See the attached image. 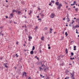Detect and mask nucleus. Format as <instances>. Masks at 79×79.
Masks as SVG:
<instances>
[{"label": "nucleus", "mask_w": 79, "mask_h": 79, "mask_svg": "<svg viewBox=\"0 0 79 79\" xmlns=\"http://www.w3.org/2000/svg\"><path fill=\"white\" fill-rule=\"evenodd\" d=\"M58 1L59 0H57V2H55V4L56 6H58L57 7V9H59V10H60L61 7H62L63 6L61 3L59 4V2H58Z\"/></svg>", "instance_id": "1"}, {"label": "nucleus", "mask_w": 79, "mask_h": 79, "mask_svg": "<svg viewBox=\"0 0 79 79\" xmlns=\"http://www.w3.org/2000/svg\"><path fill=\"white\" fill-rule=\"evenodd\" d=\"M55 15L54 14H53V13H52L50 15V17H51V18H52V19H53L55 17Z\"/></svg>", "instance_id": "2"}, {"label": "nucleus", "mask_w": 79, "mask_h": 79, "mask_svg": "<svg viewBox=\"0 0 79 79\" xmlns=\"http://www.w3.org/2000/svg\"><path fill=\"white\" fill-rule=\"evenodd\" d=\"M76 2H77L76 1H74V2H73V4H71V6H74V5H75V4H76Z\"/></svg>", "instance_id": "3"}, {"label": "nucleus", "mask_w": 79, "mask_h": 79, "mask_svg": "<svg viewBox=\"0 0 79 79\" xmlns=\"http://www.w3.org/2000/svg\"><path fill=\"white\" fill-rule=\"evenodd\" d=\"M43 11H42L41 12V13H40V14L43 17L44 16V14H43Z\"/></svg>", "instance_id": "4"}, {"label": "nucleus", "mask_w": 79, "mask_h": 79, "mask_svg": "<svg viewBox=\"0 0 79 79\" xmlns=\"http://www.w3.org/2000/svg\"><path fill=\"white\" fill-rule=\"evenodd\" d=\"M78 8H76V9H75V10L76 11V12H78Z\"/></svg>", "instance_id": "5"}, {"label": "nucleus", "mask_w": 79, "mask_h": 79, "mask_svg": "<svg viewBox=\"0 0 79 79\" xmlns=\"http://www.w3.org/2000/svg\"><path fill=\"white\" fill-rule=\"evenodd\" d=\"M27 73L26 72H24L23 73V76L24 75H25V76H26L27 75Z\"/></svg>", "instance_id": "6"}, {"label": "nucleus", "mask_w": 79, "mask_h": 79, "mask_svg": "<svg viewBox=\"0 0 79 79\" xmlns=\"http://www.w3.org/2000/svg\"><path fill=\"white\" fill-rule=\"evenodd\" d=\"M30 13H29V15H30L31 14H32V10H30Z\"/></svg>", "instance_id": "7"}, {"label": "nucleus", "mask_w": 79, "mask_h": 79, "mask_svg": "<svg viewBox=\"0 0 79 79\" xmlns=\"http://www.w3.org/2000/svg\"><path fill=\"white\" fill-rule=\"evenodd\" d=\"M25 30L27 31V27L26 25H25Z\"/></svg>", "instance_id": "8"}, {"label": "nucleus", "mask_w": 79, "mask_h": 79, "mask_svg": "<svg viewBox=\"0 0 79 79\" xmlns=\"http://www.w3.org/2000/svg\"><path fill=\"white\" fill-rule=\"evenodd\" d=\"M30 54H34V51H33V50L31 51Z\"/></svg>", "instance_id": "9"}, {"label": "nucleus", "mask_w": 79, "mask_h": 79, "mask_svg": "<svg viewBox=\"0 0 79 79\" xmlns=\"http://www.w3.org/2000/svg\"><path fill=\"white\" fill-rule=\"evenodd\" d=\"M74 48V49H73V50H74V51H75L76 50V46H74L73 47Z\"/></svg>", "instance_id": "10"}, {"label": "nucleus", "mask_w": 79, "mask_h": 79, "mask_svg": "<svg viewBox=\"0 0 79 79\" xmlns=\"http://www.w3.org/2000/svg\"><path fill=\"white\" fill-rule=\"evenodd\" d=\"M3 65H4L5 67H6V68H8V66L6 64H4Z\"/></svg>", "instance_id": "11"}, {"label": "nucleus", "mask_w": 79, "mask_h": 79, "mask_svg": "<svg viewBox=\"0 0 79 79\" xmlns=\"http://www.w3.org/2000/svg\"><path fill=\"white\" fill-rule=\"evenodd\" d=\"M72 79H75L73 75V74H72Z\"/></svg>", "instance_id": "12"}, {"label": "nucleus", "mask_w": 79, "mask_h": 79, "mask_svg": "<svg viewBox=\"0 0 79 79\" xmlns=\"http://www.w3.org/2000/svg\"><path fill=\"white\" fill-rule=\"evenodd\" d=\"M35 49V47L34 46H33V48L32 49V51H34Z\"/></svg>", "instance_id": "13"}, {"label": "nucleus", "mask_w": 79, "mask_h": 79, "mask_svg": "<svg viewBox=\"0 0 79 79\" xmlns=\"http://www.w3.org/2000/svg\"><path fill=\"white\" fill-rule=\"evenodd\" d=\"M67 49H66L65 50V52H66V54H68V51H67Z\"/></svg>", "instance_id": "14"}, {"label": "nucleus", "mask_w": 79, "mask_h": 79, "mask_svg": "<svg viewBox=\"0 0 79 79\" xmlns=\"http://www.w3.org/2000/svg\"><path fill=\"white\" fill-rule=\"evenodd\" d=\"M74 55V53L73 52H71V56H73Z\"/></svg>", "instance_id": "15"}, {"label": "nucleus", "mask_w": 79, "mask_h": 79, "mask_svg": "<svg viewBox=\"0 0 79 79\" xmlns=\"http://www.w3.org/2000/svg\"><path fill=\"white\" fill-rule=\"evenodd\" d=\"M69 15L68 14H67V19L68 20V19H69Z\"/></svg>", "instance_id": "16"}, {"label": "nucleus", "mask_w": 79, "mask_h": 79, "mask_svg": "<svg viewBox=\"0 0 79 79\" xmlns=\"http://www.w3.org/2000/svg\"><path fill=\"white\" fill-rule=\"evenodd\" d=\"M39 69L40 70V71H41V70H43V69H42V67H39Z\"/></svg>", "instance_id": "17"}, {"label": "nucleus", "mask_w": 79, "mask_h": 79, "mask_svg": "<svg viewBox=\"0 0 79 79\" xmlns=\"http://www.w3.org/2000/svg\"><path fill=\"white\" fill-rule=\"evenodd\" d=\"M64 39V36H62L61 39V40H63Z\"/></svg>", "instance_id": "18"}, {"label": "nucleus", "mask_w": 79, "mask_h": 79, "mask_svg": "<svg viewBox=\"0 0 79 79\" xmlns=\"http://www.w3.org/2000/svg\"><path fill=\"white\" fill-rule=\"evenodd\" d=\"M68 71H69L68 70H66V71H65V72L66 73V74H67V73H68Z\"/></svg>", "instance_id": "19"}, {"label": "nucleus", "mask_w": 79, "mask_h": 79, "mask_svg": "<svg viewBox=\"0 0 79 79\" xmlns=\"http://www.w3.org/2000/svg\"><path fill=\"white\" fill-rule=\"evenodd\" d=\"M48 28H47V27H45L44 28V30H47Z\"/></svg>", "instance_id": "20"}, {"label": "nucleus", "mask_w": 79, "mask_h": 79, "mask_svg": "<svg viewBox=\"0 0 79 79\" xmlns=\"http://www.w3.org/2000/svg\"><path fill=\"white\" fill-rule=\"evenodd\" d=\"M40 76H41V77H42L43 78H44V76H43V75H41V74H40Z\"/></svg>", "instance_id": "21"}, {"label": "nucleus", "mask_w": 79, "mask_h": 79, "mask_svg": "<svg viewBox=\"0 0 79 79\" xmlns=\"http://www.w3.org/2000/svg\"><path fill=\"white\" fill-rule=\"evenodd\" d=\"M44 37H42V38H41V40H44Z\"/></svg>", "instance_id": "22"}, {"label": "nucleus", "mask_w": 79, "mask_h": 79, "mask_svg": "<svg viewBox=\"0 0 79 79\" xmlns=\"http://www.w3.org/2000/svg\"><path fill=\"white\" fill-rule=\"evenodd\" d=\"M65 35L66 36H68V35L67 34V32H65Z\"/></svg>", "instance_id": "23"}, {"label": "nucleus", "mask_w": 79, "mask_h": 79, "mask_svg": "<svg viewBox=\"0 0 79 79\" xmlns=\"http://www.w3.org/2000/svg\"><path fill=\"white\" fill-rule=\"evenodd\" d=\"M72 23H70V24H69V26L70 27H71Z\"/></svg>", "instance_id": "24"}, {"label": "nucleus", "mask_w": 79, "mask_h": 79, "mask_svg": "<svg viewBox=\"0 0 79 79\" xmlns=\"http://www.w3.org/2000/svg\"><path fill=\"white\" fill-rule=\"evenodd\" d=\"M21 12H20V11H18V13L19 15L20 14H21Z\"/></svg>", "instance_id": "25"}, {"label": "nucleus", "mask_w": 79, "mask_h": 79, "mask_svg": "<svg viewBox=\"0 0 79 79\" xmlns=\"http://www.w3.org/2000/svg\"><path fill=\"white\" fill-rule=\"evenodd\" d=\"M42 67H45V65H43V64H42Z\"/></svg>", "instance_id": "26"}, {"label": "nucleus", "mask_w": 79, "mask_h": 79, "mask_svg": "<svg viewBox=\"0 0 79 79\" xmlns=\"http://www.w3.org/2000/svg\"><path fill=\"white\" fill-rule=\"evenodd\" d=\"M15 12V9H14L13 10L12 12L13 13H14V12Z\"/></svg>", "instance_id": "27"}, {"label": "nucleus", "mask_w": 79, "mask_h": 79, "mask_svg": "<svg viewBox=\"0 0 79 79\" xmlns=\"http://www.w3.org/2000/svg\"><path fill=\"white\" fill-rule=\"evenodd\" d=\"M69 21H70L69 18H68V19H67V22H69Z\"/></svg>", "instance_id": "28"}, {"label": "nucleus", "mask_w": 79, "mask_h": 79, "mask_svg": "<svg viewBox=\"0 0 79 79\" xmlns=\"http://www.w3.org/2000/svg\"><path fill=\"white\" fill-rule=\"evenodd\" d=\"M70 59L71 60H73V59H75L74 57H73V58H72V57L70 58Z\"/></svg>", "instance_id": "29"}, {"label": "nucleus", "mask_w": 79, "mask_h": 79, "mask_svg": "<svg viewBox=\"0 0 79 79\" xmlns=\"http://www.w3.org/2000/svg\"><path fill=\"white\" fill-rule=\"evenodd\" d=\"M51 2H53V4H54L55 3L54 1H51Z\"/></svg>", "instance_id": "30"}, {"label": "nucleus", "mask_w": 79, "mask_h": 79, "mask_svg": "<svg viewBox=\"0 0 79 79\" xmlns=\"http://www.w3.org/2000/svg\"><path fill=\"white\" fill-rule=\"evenodd\" d=\"M10 15H11L12 17H13V14H10Z\"/></svg>", "instance_id": "31"}, {"label": "nucleus", "mask_w": 79, "mask_h": 79, "mask_svg": "<svg viewBox=\"0 0 79 79\" xmlns=\"http://www.w3.org/2000/svg\"><path fill=\"white\" fill-rule=\"evenodd\" d=\"M29 39H32V37H31L30 36H29Z\"/></svg>", "instance_id": "32"}, {"label": "nucleus", "mask_w": 79, "mask_h": 79, "mask_svg": "<svg viewBox=\"0 0 79 79\" xmlns=\"http://www.w3.org/2000/svg\"><path fill=\"white\" fill-rule=\"evenodd\" d=\"M16 57H18L19 56V55H18V54H16Z\"/></svg>", "instance_id": "33"}, {"label": "nucleus", "mask_w": 79, "mask_h": 79, "mask_svg": "<svg viewBox=\"0 0 79 79\" xmlns=\"http://www.w3.org/2000/svg\"><path fill=\"white\" fill-rule=\"evenodd\" d=\"M21 3L22 4H24V2H21Z\"/></svg>", "instance_id": "34"}, {"label": "nucleus", "mask_w": 79, "mask_h": 79, "mask_svg": "<svg viewBox=\"0 0 79 79\" xmlns=\"http://www.w3.org/2000/svg\"><path fill=\"white\" fill-rule=\"evenodd\" d=\"M77 25H76V26H75V27H74V28H77Z\"/></svg>", "instance_id": "35"}, {"label": "nucleus", "mask_w": 79, "mask_h": 79, "mask_svg": "<svg viewBox=\"0 0 79 79\" xmlns=\"http://www.w3.org/2000/svg\"><path fill=\"white\" fill-rule=\"evenodd\" d=\"M48 49H51V47L50 46H49V47H48Z\"/></svg>", "instance_id": "36"}, {"label": "nucleus", "mask_w": 79, "mask_h": 79, "mask_svg": "<svg viewBox=\"0 0 79 79\" xmlns=\"http://www.w3.org/2000/svg\"><path fill=\"white\" fill-rule=\"evenodd\" d=\"M74 73H75L74 71H73V76H74Z\"/></svg>", "instance_id": "37"}, {"label": "nucleus", "mask_w": 79, "mask_h": 79, "mask_svg": "<svg viewBox=\"0 0 79 79\" xmlns=\"http://www.w3.org/2000/svg\"><path fill=\"white\" fill-rule=\"evenodd\" d=\"M77 20H78V23H79V19H77Z\"/></svg>", "instance_id": "38"}, {"label": "nucleus", "mask_w": 79, "mask_h": 79, "mask_svg": "<svg viewBox=\"0 0 79 79\" xmlns=\"http://www.w3.org/2000/svg\"><path fill=\"white\" fill-rule=\"evenodd\" d=\"M52 2H50V4H49V6H51Z\"/></svg>", "instance_id": "39"}, {"label": "nucleus", "mask_w": 79, "mask_h": 79, "mask_svg": "<svg viewBox=\"0 0 79 79\" xmlns=\"http://www.w3.org/2000/svg\"><path fill=\"white\" fill-rule=\"evenodd\" d=\"M12 23V21H11V20H10V23Z\"/></svg>", "instance_id": "40"}, {"label": "nucleus", "mask_w": 79, "mask_h": 79, "mask_svg": "<svg viewBox=\"0 0 79 79\" xmlns=\"http://www.w3.org/2000/svg\"><path fill=\"white\" fill-rule=\"evenodd\" d=\"M28 79H31V77H28Z\"/></svg>", "instance_id": "41"}, {"label": "nucleus", "mask_w": 79, "mask_h": 79, "mask_svg": "<svg viewBox=\"0 0 79 79\" xmlns=\"http://www.w3.org/2000/svg\"><path fill=\"white\" fill-rule=\"evenodd\" d=\"M38 20H40V22H41V19H39Z\"/></svg>", "instance_id": "42"}, {"label": "nucleus", "mask_w": 79, "mask_h": 79, "mask_svg": "<svg viewBox=\"0 0 79 79\" xmlns=\"http://www.w3.org/2000/svg\"><path fill=\"white\" fill-rule=\"evenodd\" d=\"M76 33H77V34H79V33L78 32V31H76Z\"/></svg>", "instance_id": "43"}, {"label": "nucleus", "mask_w": 79, "mask_h": 79, "mask_svg": "<svg viewBox=\"0 0 79 79\" xmlns=\"http://www.w3.org/2000/svg\"><path fill=\"white\" fill-rule=\"evenodd\" d=\"M65 79H68V77H66V78H65Z\"/></svg>", "instance_id": "44"}, {"label": "nucleus", "mask_w": 79, "mask_h": 79, "mask_svg": "<svg viewBox=\"0 0 79 79\" xmlns=\"http://www.w3.org/2000/svg\"><path fill=\"white\" fill-rule=\"evenodd\" d=\"M16 44H19V43H18V42H16Z\"/></svg>", "instance_id": "45"}, {"label": "nucleus", "mask_w": 79, "mask_h": 79, "mask_svg": "<svg viewBox=\"0 0 79 79\" xmlns=\"http://www.w3.org/2000/svg\"><path fill=\"white\" fill-rule=\"evenodd\" d=\"M49 77H47V78H46V79H49Z\"/></svg>", "instance_id": "46"}, {"label": "nucleus", "mask_w": 79, "mask_h": 79, "mask_svg": "<svg viewBox=\"0 0 79 79\" xmlns=\"http://www.w3.org/2000/svg\"><path fill=\"white\" fill-rule=\"evenodd\" d=\"M37 18H40V16H37Z\"/></svg>", "instance_id": "47"}, {"label": "nucleus", "mask_w": 79, "mask_h": 79, "mask_svg": "<svg viewBox=\"0 0 79 79\" xmlns=\"http://www.w3.org/2000/svg\"><path fill=\"white\" fill-rule=\"evenodd\" d=\"M23 46H26V44H23Z\"/></svg>", "instance_id": "48"}, {"label": "nucleus", "mask_w": 79, "mask_h": 79, "mask_svg": "<svg viewBox=\"0 0 79 79\" xmlns=\"http://www.w3.org/2000/svg\"><path fill=\"white\" fill-rule=\"evenodd\" d=\"M74 22V21H73V22H72V24H73V23Z\"/></svg>", "instance_id": "49"}, {"label": "nucleus", "mask_w": 79, "mask_h": 79, "mask_svg": "<svg viewBox=\"0 0 79 79\" xmlns=\"http://www.w3.org/2000/svg\"><path fill=\"white\" fill-rule=\"evenodd\" d=\"M50 30L51 31H52V29H51V28H50Z\"/></svg>", "instance_id": "50"}, {"label": "nucleus", "mask_w": 79, "mask_h": 79, "mask_svg": "<svg viewBox=\"0 0 79 79\" xmlns=\"http://www.w3.org/2000/svg\"><path fill=\"white\" fill-rule=\"evenodd\" d=\"M38 10H40V7H39L38 8Z\"/></svg>", "instance_id": "51"}, {"label": "nucleus", "mask_w": 79, "mask_h": 79, "mask_svg": "<svg viewBox=\"0 0 79 79\" xmlns=\"http://www.w3.org/2000/svg\"><path fill=\"white\" fill-rule=\"evenodd\" d=\"M6 19H7L8 18V17H7V16H6Z\"/></svg>", "instance_id": "52"}, {"label": "nucleus", "mask_w": 79, "mask_h": 79, "mask_svg": "<svg viewBox=\"0 0 79 79\" xmlns=\"http://www.w3.org/2000/svg\"><path fill=\"white\" fill-rule=\"evenodd\" d=\"M65 18H64L63 20H65Z\"/></svg>", "instance_id": "53"}, {"label": "nucleus", "mask_w": 79, "mask_h": 79, "mask_svg": "<svg viewBox=\"0 0 79 79\" xmlns=\"http://www.w3.org/2000/svg\"><path fill=\"white\" fill-rule=\"evenodd\" d=\"M35 28L36 29L37 28V27H35Z\"/></svg>", "instance_id": "54"}, {"label": "nucleus", "mask_w": 79, "mask_h": 79, "mask_svg": "<svg viewBox=\"0 0 79 79\" xmlns=\"http://www.w3.org/2000/svg\"><path fill=\"white\" fill-rule=\"evenodd\" d=\"M0 28L1 29H2V28L3 27H0Z\"/></svg>", "instance_id": "55"}, {"label": "nucleus", "mask_w": 79, "mask_h": 79, "mask_svg": "<svg viewBox=\"0 0 79 79\" xmlns=\"http://www.w3.org/2000/svg\"><path fill=\"white\" fill-rule=\"evenodd\" d=\"M70 73V74L72 75V76L73 74H72V73Z\"/></svg>", "instance_id": "56"}, {"label": "nucleus", "mask_w": 79, "mask_h": 79, "mask_svg": "<svg viewBox=\"0 0 79 79\" xmlns=\"http://www.w3.org/2000/svg\"><path fill=\"white\" fill-rule=\"evenodd\" d=\"M64 57V56H62L61 57L62 58H63V57Z\"/></svg>", "instance_id": "57"}, {"label": "nucleus", "mask_w": 79, "mask_h": 79, "mask_svg": "<svg viewBox=\"0 0 79 79\" xmlns=\"http://www.w3.org/2000/svg\"><path fill=\"white\" fill-rule=\"evenodd\" d=\"M61 55H60L59 56V57H61Z\"/></svg>", "instance_id": "58"}, {"label": "nucleus", "mask_w": 79, "mask_h": 79, "mask_svg": "<svg viewBox=\"0 0 79 79\" xmlns=\"http://www.w3.org/2000/svg\"><path fill=\"white\" fill-rule=\"evenodd\" d=\"M6 7H7V8L8 7V6H6Z\"/></svg>", "instance_id": "59"}, {"label": "nucleus", "mask_w": 79, "mask_h": 79, "mask_svg": "<svg viewBox=\"0 0 79 79\" xmlns=\"http://www.w3.org/2000/svg\"><path fill=\"white\" fill-rule=\"evenodd\" d=\"M1 35H2V36H3L4 34H3L1 33Z\"/></svg>", "instance_id": "60"}, {"label": "nucleus", "mask_w": 79, "mask_h": 79, "mask_svg": "<svg viewBox=\"0 0 79 79\" xmlns=\"http://www.w3.org/2000/svg\"><path fill=\"white\" fill-rule=\"evenodd\" d=\"M22 27L23 28H24V26H23Z\"/></svg>", "instance_id": "61"}, {"label": "nucleus", "mask_w": 79, "mask_h": 79, "mask_svg": "<svg viewBox=\"0 0 79 79\" xmlns=\"http://www.w3.org/2000/svg\"><path fill=\"white\" fill-rule=\"evenodd\" d=\"M73 28H74V25H73Z\"/></svg>", "instance_id": "62"}, {"label": "nucleus", "mask_w": 79, "mask_h": 79, "mask_svg": "<svg viewBox=\"0 0 79 79\" xmlns=\"http://www.w3.org/2000/svg\"><path fill=\"white\" fill-rule=\"evenodd\" d=\"M52 31H51V30H50V33H52Z\"/></svg>", "instance_id": "63"}, {"label": "nucleus", "mask_w": 79, "mask_h": 79, "mask_svg": "<svg viewBox=\"0 0 79 79\" xmlns=\"http://www.w3.org/2000/svg\"><path fill=\"white\" fill-rule=\"evenodd\" d=\"M77 27H79V25H77Z\"/></svg>", "instance_id": "64"}]
</instances>
